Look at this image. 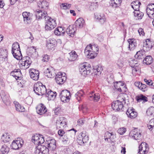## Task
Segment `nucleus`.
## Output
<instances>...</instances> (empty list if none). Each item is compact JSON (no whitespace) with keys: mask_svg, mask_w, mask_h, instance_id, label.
I'll return each instance as SVG.
<instances>
[{"mask_svg":"<svg viewBox=\"0 0 154 154\" xmlns=\"http://www.w3.org/2000/svg\"><path fill=\"white\" fill-rule=\"evenodd\" d=\"M98 45L95 44H90L88 45L85 50V53L90 59H94L97 56L99 53Z\"/></svg>","mask_w":154,"mask_h":154,"instance_id":"f257e3e1","label":"nucleus"},{"mask_svg":"<svg viewBox=\"0 0 154 154\" xmlns=\"http://www.w3.org/2000/svg\"><path fill=\"white\" fill-rule=\"evenodd\" d=\"M126 95L124 94H121L118 97V100L114 101L112 104V107L113 109L115 111L122 110L123 105V103H125V96Z\"/></svg>","mask_w":154,"mask_h":154,"instance_id":"f03ea898","label":"nucleus"},{"mask_svg":"<svg viewBox=\"0 0 154 154\" xmlns=\"http://www.w3.org/2000/svg\"><path fill=\"white\" fill-rule=\"evenodd\" d=\"M91 65L87 63H81L79 66V73L84 76L89 74L91 73Z\"/></svg>","mask_w":154,"mask_h":154,"instance_id":"7ed1b4c3","label":"nucleus"},{"mask_svg":"<svg viewBox=\"0 0 154 154\" xmlns=\"http://www.w3.org/2000/svg\"><path fill=\"white\" fill-rule=\"evenodd\" d=\"M46 89L45 86L40 82L35 83L34 86V91L35 92L39 95L44 94L46 92Z\"/></svg>","mask_w":154,"mask_h":154,"instance_id":"20e7f679","label":"nucleus"},{"mask_svg":"<svg viewBox=\"0 0 154 154\" xmlns=\"http://www.w3.org/2000/svg\"><path fill=\"white\" fill-rule=\"evenodd\" d=\"M46 18L45 20L46 22L45 29L47 31L51 30L56 26L57 23L56 20L48 16Z\"/></svg>","mask_w":154,"mask_h":154,"instance_id":"39448f33","label":"nucleus"},{"mask_svg":"<svg viewBox=\"0 0 154 154\" xmlns=\"http://www.w3.org/2000/svg\"><path fill=\"white\" fill-rule=\"evenodd\" d=\"M67 121L66 118L60 116L56 120V125L57 129L63 128L67 126Z\"/></svg>","mask_w":154,"mask_h":154,"instance_id":"423d86ee","label":"nucleus"},{"mask_svg":"<svg viewBox=\"0 0 154 154\" xmlns=\"http://www.w3.org/2000/svg\"><path fill=\"white\" fill-rule=\"evenodd\" d=\"M71 97L70 92L67 90L62 91L60 94V97L61 101L64 103L69 102Z\"/></svg>","mask_w":154,"mask_h":154,"instance_id":"0eeeda50","label":"nucleus"},{"mask_svg":"<svg viewBox=\"0 0 154 154\" xmlns=\"http://www.w3.org/2000/svg\"><path fill=\"white\" fill-rule=\"evenodd\" d=\"M32 141L35 144L38 145H40L45 141L43 136L37 134H35L32 136Z\"/></svg>","mask_w":154,"mask_h":154,"instance_id":"6e6552de","label":"nucleus"},{"mask_svg":"<svg viewBox=\"0 0 154 154\" xmlns=\"http://www.w3.org/2000/svg\"><path fill=\"white\" fill-rule=\"evenodd\" d=\"M55 79L58 84L60 85L63 84L66 79L65 73L61 72H58L56 75Z\"/></svg>","mask_w":154,"mask_h":154,"instance_id":"1a4fd4ad","label":"nucleus"},{"mask_svg":"<svg viewBox=\"0 0 154 154\" xmlns=\"http://www.w3.org/2000/svg\"><path fill=\"white\" fill-rule=\"evenodd\" d=\"M23 144V140L20 138H17V140H14L11 145L12 149L17 150L20 148Z\"/></svg>","mask_w":154,"mask_h":154,"instance_id":"9d476101","label":"nucleus"},{"mask_svg":"<svg viewBox=\"0 0 154 154\" xmlns=\"http://www.w3.org/2000/svg\"><path fill=\"white\" fill-rule=\"evenodd\" d=\"M149 150L148 144L145 142L142 143L139 147L138 154H145Z\"/></svg>","mask_w":154,"mask_h":154,"instance_id":"9b49d317","label":"nucleus"},{"mask_svg":"<svg viewBox=\"0 0 154 154\" xmlns=\"http://www.w3.org/2000/svg\"><path fill=\"white\" fill-rule=\"evenodd\" d=\"M22 62L20 67L23 69L29 68L32 63L30 58L28 57H26L25 59H22Z\"/></svg>","mask_w":154,"mask_h":154,"instance_id":"f8f14e48","label":"nucleus"},{"mask_svg":"<svg viewBox=\"0 0 154 154\" xmlns=\"http://www.w3.org/2000/svg\"><path fill=\"white\" fill-rule=\"evenodd\" d=\"M78 143L82 145L85 143H86L88 140V137L85 135V133L82 132L79 134L78 137Z\"/></svg>","mask_w":154,"mask_h":154,"instance_id":"ddd939ff","label":"nucleus"},{"mask_svg":"<svg viewBox=\"0 0 154 154\" xmlns=\"http://www.w3.org/2000/svg\"><path fill=\"white\" fill-rule=\"evenodd\" d=\"M146 12L149 17L151 19L154 18V3H150L147 5Z\"/></svg>","mask_w":154,"mask_h":154,"instance_id":"4468645a","label":"nucleus"},{"mask_svg":"<svg viewBox=\"0 0 154 154\" xmlns=\"http://www.w3.org/2000/svg\"><path fill=\"white\" fill-rule=\"evenodd\" d=\"M129 136L134 139L139 140L141 137V133L139 130L135 129L131 131Z\"/></svg>","mask_w":154,"mask_h":154,"instance_id":"2eb2a0df","label":"nucleus"},{"mask_svg":"<svg viewBox=\"0 0 154 154\" xmlns=\"http://www.w3.org/2000/svg\"><path fill=\"white\" fill-rule=\"evenodd\" d=\"M56 45V41L54 38H51L47 41L46 47L50 50H54Z\"/></svg>","mask_w":154,"mask_h":154,"instance_id":"dca6fc26","label":"nucleus"},{"mask_svg":"<svg viewBox=\"0 0 154 154\" xmlns=\"http://www.w3.org/2000/svg\"><path fill=\"white\" fill-rule=\"evenodd\" d=\"M29 75L31 79L34 80H37L39 78V71L35 69H29Z\"/></svg>","mask_w":154,"mask_h":154,"instance_id":"f3484780","label":"nucleus"},{"mask_svg":"<svg viewBox=\"0 0 154 154\" xmlns=\"http://www.w3.org/2000/svg\"><path fill=\"white\" fill-rule=\"evenodd\" d=\"M115 137V134L112 132L110 133L107 131L105 133V140L109 143L113 142L114 141V138Z\"/></svg>","mask_w":154,"mask_h":154,"instance_id":"a211bd4d","label":"nucleus"},{"mask_svg":"<svg viewBox=\"0 0 154 154\" xmlns=\"http://www.w3.org/2000/svg\"><path fill=\"white\" fill-rule=\"evenodd\" d=\"M37 113L40 115H42L47 112V109L43 104L40 103L36 107Z\"/></svg>","mask_w":154,"mask_h":154,"instance_id":"6ab92c4d","label":"nucleus"},{"mask_svg":"<svg viewBox=\"0 0 154 154\" xmlns=\"http://www.w3.org/2000/svg\"><path fill=\"white\" fill-rule=\"evenodd\" d=\"M152 42L149 39H146L143 41V49L144 50L147 51L152 48Z\"/></svg>","mask_w":154,"mask_h":154,"instance_id":"aec40b11","label":"nucleus"},{"mask_svg":"<svg viewBox=\"0 0 154 154\" xmlns=\"http://www.w3.org/2000/svg\"><path fill=\"white\" fill-rule=\"evenodd\" d=\"M45 94V96L48 97L49 100H54L57 94L56 92H53L50 89H46Z\"/></svg>","mask_w":154,"mask_h":154,"instance_id":"412c9836","label":"nucleus"},{"mask_svg":"<svg viewBox=\"0 0 154 154\" xmlns=\"http://www.w3.org/2000/svg\"><path fill=\"white\" fill-rule=\"evenodd\" d=\"M44 73L46 76L51 78L54 77L55 75L54 69L51 67L46 69Z\"/></svg>","mask_w":154,"mask_h":154,"instance_id":"4be33fe9","label":"nucleus"},{"mask_svg":"<svg viewBox=\"0 0 154 154\" xmlns=\"http://www.w3.org/2000/svg\"><path fill=\"white\" fill-rule=\"evenodd\" d=\"M88 97L90 100L93 101L94 102L98 101L100 98L99 94L98 93H94V91H93L89 94Z\"/></svg>","mask_w":154,"mask_h":154,"instance_id":"5701e85b","label":"nucleus"},{"mask_svg":"<svg viewBox=\"0 0 154 154\" xmlns=\"http://www.w3.org/2000/svg\"><path fill=\"white\" fill-rule=\"evenodd\" d=\"M35 15L37 19L38 20L45 18V20L48 16H47V13L46 11H44L43 12L40 10H38L35 12Z\"/></svg>","mask_w":154,"mask_h":154,"instance_id":"b1692460","label":"nucleus"},{"mask_svg":"<svg viewBox=\"0 0 154 154\" xmlns=\"http://www.w3.org/2000/svg\"><path fill=\"white\" fill-rule=\"evenodd\" d=\"M128 42L129 43L128 50L130 51L134 50L137 45L136 40L133 38L129 39L128 40Z\"/></svg>","mask_w":154,"mask_h":154,"instance_id":"393cba45","label":"nucleus"},{"mask_svg":"<svg viewBox=\"0 0 154 154\" xmlns=\"http://www.w3.org/2000/svg\"><path fill=\"white\" fill-rule=\"evenodd\" d=\"M95 18L102 24H104L106 21L105 15L103 14H100L95 15Z\"/></svg>","mask_w":154,"mask_h":154,"instance_id":"a878e982","label":"nucleus"},{"mask_svg":"<svg viewBox=\"0 0 154 154\" xmlns=\"http://www.w3.org/2000/svg\"><path fill=\"white\" fill-rule=\"evenodd\" d=\"M128 116L131 119L136 118L137 116V113L133 108H129L126 111Z\"/></svg>","mask_w":154,"mask_h":154,"instance_id":"bb28decb","label":"nucleus"},{"mask_svg":"<svg viewBox=\"0 0 154 154\" xmlns=\"http://www.w3.org/2000/svg\"><path fill=\"white\" fill-rule=\"evenodd\" d=\"M11 53L14 57L17 60H20L22 58V54L20 49L11 50Z\"/></svg>","mask_w":154,"mask_h":154,"instance_id":"cd10ccee","label":"nucleus"},{"mask_svg":"<svg viewBox=\"0 0 154 154\" xmlns=\"http://www.w3.org/2000/svg\"><path fill=\"white\" fill-rule=\"evenodd\" d=\"M122 2V0H110V5L113 8H116L120 6Z\"/></svg>","mask_w":154,"mask_h":154,"instance_id":"c85d7f7f","label":"nucleus"},{"mask_svg":"<svg viewBox=\"0 0 154 154\" xmlns=\"http://www.w3.org/2000/svg\"><path fill=\"white\" fill-rule=\"evenodd\" d=\"M48 146L51 151L54 150L56 148V142L54 139H51L48 141Z\"/></svg>","mask_w":154,"mask_h":154,"instance_id":"c756f323","label":"nucleus"},{"mask_svg":"<svg viewBox=\"0 0 154 154\" xmlns=\"http://www.w3.org/2000/svg\"><path fill=\"white\" fill-rule=\"evenodd\" d=\"M31 14L29 12H24L22 13V15L23 18V21L25 23L28 24L30 22L31 19Z\"/></svg>","mask_w":154,"mask_h":154,"instance_id":"7c9ffc66","label":"nucleus"},{"mask_svg":"<svg viewBox=\"0 0 154 154\" xmlns=\"http://www.w3.org/2000/svg\"><path fill=\"white\" fill-rule=\"evenodd\" d=\"M136 99L138 102L144 103L148 101V98L142 94H139L136 97Z\"/></svg>","mask_w":154,"mask_h":154,"instance_id":"2f4dec72","label":"nucleus"},{"mask_svg":"<svg viewBox=\"0 0 154 154\" xmlns=\"http://www.w3.org/2000/svg\"><path fill=\"white\" fill-rule=\"evenodd\" d=\"M21 74L20 70L19 69H15L11 72V75L14 77L16 80H18L20 78Z\"/></svg>","mask_w":154,"mask_h":154,"instance_id":"473e14b6","label":"nucleus"},{"mask_svg":"<svg viewBox=\"0 0 154 154\" xmlns=\"http://www.w3.org/2000/svg\"><path fill=\"white\" fill-rule=\"evenodd\" d=\"M134 85L142 91L145 92L147 90L146 85L142 84L139 82H135Z\"/></svg>","mask_w":154,"mask_h":154,"instance_id":"72a5a7b5","label":"nucleus"},{"mask_svg":"<svg viewBox=\"0 0 154 154\" xmlns=\"http://www.w3.org/2000/svg\"><path fill=\"white\" fill-rule=\"evenodd\" d=\"M38 5L40 8H42L43 10H47L48 9L49 4L46 1H40L38 3Z\"/></svg>","mask_w":154,"mask_h":154,"instance_id":"f704fd0d","label":"nucleus"},{"mask_svg":"<svg viewBox=\"0 0 154 154\" xmlns=\"http://www.w3.org/2000/svg\"><path fill=\"white\" fill-rule=\"evenodd\" d=\"M76 29L74 28L73 26H69L67 28L66 32L67 34L69 36H72V35H74L75 33Z\"/></svg>","mask_w":154,"mask_h":154,"instance_id":"c9c22d12","label":"nucleus"},{"mask_svg":"<svg viewBox=\"0 0 154 154\" xmlns=\"http://www.w3.org/2000/svg\"><path fill=\"white\" fill-rule=\"evenodd\" d=\"M146 51L143 50H140L137 52L136 54L134 56L136 58L139 59H142L145 56V52Z\"/></svg>","mask_w":154,"mask_h":154,"instance_id":"e433bc0d","label":"nucleus"},{"mask_svg":"<svg viewBox=\"0 0 154 154\" xmlns=\"http://www.w3.org/2000/svg\"><path fill=\"white\" fill-rule=\"evenodd\" d=\"M141 4V3L139 1L136 0L133 2L131 3V5L134 11L139 10V8Z\"/></svg>","mask_w":154,"mask_h":154,"instance_id":"4c0bfd02","label":"nucleus"},{"mask_svg":"<svg viewBox=\"0 0 154 154\" xmlns=\"http://www.w3.org/2000/svg\"><path fill=\"white\" fill-rule=\"evenodd\" d=\"M124 85V83L122 82H117L114 83V86L116 89L119 92L122 91L121 88Z\"/></svg>","mask_w":154,"mask_h":154,"instance_id":"58836bf2","label":"nucleus"},{"mask_svg":"<svg viewBox=\"0 0 154 154\" xmlns=\"http://www.w3.org/2000/svg\"><path fill=\"white\" fill-rule=\"evenodd\" d=\"M65 31L62 27H58L54 31V33L57 35H63Z\"/></svg>","mask_w":154,"mask_h":154,"instance_id":"ea45409f","label":"nucleus"},{"mask_svg":"<svg viewBox=\"0 0 154 154\" xmlns=\"http://www.w3.org/2000/svg\"><path fill=\"white\" fill-rule=\"evenodd\" d=\"M134 14L136 20L141 19L143 15V13L140 11L139 10L134 11Z\"/></svg>","mask_w":154,"mask_h":154,"instance_id":"a19ab883","label":"nucleus"},{"mask_svg":"<svg viewBox=\"0 0 154 154\" xmlns=\"http://www.w3.org/2000/svg\"><path fill=\"white\" fill-rule=\"evenodd\" d=\"M14 103L17 111L20 112H23L25 111L24 108L23 106L21 105L18 102L15 101L14 102Z\"/></svg>","mask_w":154,"mask_h":154,"instance_id":"79ce46f5","label":"nucleus"},{"mask_svg":"<svg viewBox=\"0 0 154 154\" xmlns=\"http://www.w3.org/2000/svg\"><path fill=\"white\" fill-rule=\"evenodd\" d=\"M70 57L69 58V60L70 61H73L76 59V54L75 51H72L69 53Z\"/></svg>","mask_w":154,"mask_h":154,"instance_id":"37998d69","label":"nucleus"},{"mask_svg":"<svg viewBox=\"0 0 154 154\" xmlns=\"http://www.w3.org/2000/svg\"><path fill=\"white\" fill-rule=\"evenodd\" d=\"M143 62L146 65H149L153 62L152 58L151 56H147L143 60Z\"/></svg>","mask_w":154,"mask_h":154,"instance_id":"c03bdc74","label":"nucleus"},{"mask_svg":"<svg viewBox=\"0 0 154 154\" xmlns=\"http://www.w3.org/2000/svg\"><path fill=\"white\" fill-rule=\"evenodd\" d=\"M9 150V148L5 145H2L1 149V152L3 154H7Z\"/></svg>","mask_w":154,"mask_h":154,"instance_id":"a18cd8bd","label":"nucleus"},{"mask_svg":"<svg viewBox=\"0 0 154 154\" xmlns=\"http://www.w3.org/2000/svg\"><path fill=\"white\" fill-rule=\"evenodd\" d=\"M2 140L4 142H8L10 140V137L8 133L3 134L1 137Z\"/></svg>","mask_w":154,"mask_h":154,"instance_id":"49530a36","label":"nucleus"},{"mask_svg":"<svg viewBox=\"0 0 154 154\" xmlns=\"http://www.w3.org/2000/svg\"><path fill=\"white\" fill-rule=\"evenodd\" d=\"M79 109L80 111H82L84 113H86L88 112V109L85 105H80L79 106Z\"/></svg>","mask_w":154,"mask_h":154,"instance_id":"de8ad7c7","label":"nucleus"},{"mask_svg":"<svg viewBox=\"0 0 154 154\" xmlns=\"http://www.w3.org/2000/svg\"><path fill=\"white\" fill-rule=\"evenodd\" d=\"M41 153L42 154H49V152L50 151V149L48 148L45 146L42 145Z\"/></svg>","mask_w":154,"mask_h":154,"instance_id":"09e8293b","label":"nucleus"},{"mask_svg":"<svg viewBox=\"0 0 154 154\" xmlns=\"http://www.w3.org/2000/svg\"><path fill=\"white\" fill-rule=\"evenodd\" d=\"M85 24V21L82 18H80L78 19V25L80 28L83 27Z\"/></svg>","mask_w":154,"mask_h":154,"instance_id":"8fccbe9b","label":"nucleus"},{"mask_svg":"<svg viewBox=\"0 0 154 154\" xmlns=\"http://www.w3.org/2000/svg\"><path fill=\"white\" fill-rule=\"evenodd\" d=\"M147 115L148 116H151L154 113V107L151 106L146 111Z\"/></svg>","mask_w":154,"mask_h":154,"instance_id":"3c124183","label":"nucleus"},{"mask_svg":"<svg viewBox=\"0 0 154 154\" xmlns=\"http://www.w3.org/2000/svg\"><path fill=\"white\" fill-rule=\"evenodd\" d=\"M42 145H38L36 147L35 151V154H42L41 153Z\"/></svg>","mask_w":154,"mask_h":154,"instance_id":"603ef678","label":"nucleus"},{"mask_svg":"<svg viewBox=\"0 0 154 154\" xmlns=\"http://www.w3.org/2000/svg\"><path fill=\"white\" fill-rule=\"evenodd\" d=\"M60 6L63 9H66L70 8L71 6V4L67 3H62Z\"/></svg>","mask_w":154,"mask_h":154,"instance_id":"864d4df0","label":"nucleus"},{"mask_svg":"<svg viewBox=\"0 0 154 154\" xmlns=\"http://www.w3.org/2000/svg\"><path fill=\"white\" fill-rule=\"evenodd\" d=\"M20 49V47L19 44L18 42H14L12 46L11 50H16Z\"/></svg>","mask_w":154,"mask_h":154,"instance_id":"5fc2aeb1","label":"nucleus"},{"mask_svg":"<svg viewBox=\"0 0 154 154\" xmlns=\"http://www.w3.org/2000/svg\"><path fill=\"white\" fill-rule=\"evenodd\" d=\"M84 92L82 90H80L78 92V101L79 100L83 98V96L84 94Z\"/></svg>","mask_w":154,"mask_h":154,"instance_id":"6e6d98bb","label":"nucleus"},{"mask_svg":"<svg viewBox=\"0 0 154 154\" xmlns=\"http://www.w3.org/2000/svg\"><path fill=\"white\" fill-rule=\"evenodd\" d=\"M126 129L124 127H122L119 128L118 131V133L121 135L124 134L126 131Z\"/></svg>","mask_w":154,"mask_h":154,"instance_id":"4d7b16f0","label":"nucleus"},{"mask_svg":"<svg viewBox=\"0 0 154 154\" xmlns=\"http://www.w3.org/2000/svg\"><path fill=\"white\" fill-rule=\"evenodd\" d=\"M102 71V69L100 67H98L97 68H96L95 69H94V72L96 73L97 75H98L100 74Z\"/></svg>","mask_w":154,"mask_h":154,"instance_id":"13d9d810","label":"nucleus"},{"mask_svg":"<svg viewBox=\"0 0 154 154\" xmlns=\"http://www.w3.org/2000/svg\"><path fill=\"white\" fill-rule=\"evenodd\" d=\"M42 61L44 62H47L50 58V56L47 54H45L42 56Z\"/></svg>","mask_w":154,"mask_h":154,"instance_id":"bf43d9fd","label":"nucleus"},{"mask_svg":"<svg viewBox=\"0 0 154 154\" xmlns=\"http://www.w3.org/2000/svg\"><path fill=\"white\" fill-rule=\"evenodd\" d=\"M61 108L60 107H58L56 108L54 110V112L55 115H57L60 114L61 112Z\"/></svg>","mask_w":154,"mask_h":154,"instance_id":"052dcab7","label":"nucleus"},{"mask_svg":"<svg viewBox=\"0 0 154 154\" xmlns=\"http://www.w3.org/2000/svg\"><path fill=\"white\" fill-rule=\"evenodd\" d=\"M138 32L140 36H143L145 35L143 29L142 28H139L138 30Z\"/></svg>","mask_w":154,"mask_h":154,"instance_id":"680f3d73","label":"nucleus"},{"mask_svg":"<svg viewBox=\"0 0 154 154\" xmlns=\"http://www.w3.org/2000/svg\"><path fill=\"white\" fill-rule=\"evenodd\" d=\"M117 64L119 67H122L123 66V62L121 59H119L117 61Z\"/></svg>","mask_w":154,"mask_h":154,"instance_id":"e2e57ef3","label":"nucleus"},{"mask_svg":"<svg viewBox=\"0 0 154 154\" xmlns=\"http://www.w3.org/2000/svg\"><path fill=\"white\" fill-rule=\"evenodd\" d=\"M2 100L4 102L8 101L9 100V97L8 96L5 95L2 97Z\"/></svg>","mask_w":154,"mask_h":154,"instance_id":"0e129e2a","label":"nucleus"},{"mask_svg":"<svg viewBox=\"0 0 154 154\" xmlns=\"http://www.w3.org/2000/svg\"><path fill=\"white\" fill-rule=\"evenodd\" d=\"M144 81L146 83V84L149 85H152V82L151 80H147L145 79H144Z\"/></svg>","mask_w":154,"mask_h":154,"instance_id":"69168bd1","label":"nucleus"},{"mask_svg":"<svg viewBox=\"0 0 154 154\" xmlns=\"http://www.w3.org/2000/svg\"><path fill=\"white\" fill-rule=\"evenodd\" d=\"M84 124V120L83 118L79 119L78 121V125H82Z\"/></svg>","mask_w":154,"mask_h":154,"instance_id":"338daca9","label":"nucleus"},{"mask_svg":"<svg viewBox=\"0 0 154 154\" xmlns=\"http://www.w3.org/2000/svg\"><path fill=\"white\" fill-rule=\"evenodd\" d=\"M58 133L59 136H62L64 134V131L63 130L60 129L58 131Z\"/></svg>","mask_w":154,"mask_h":154,"instance_id":"774afa93","label":"nucleus"}]
</instances>
